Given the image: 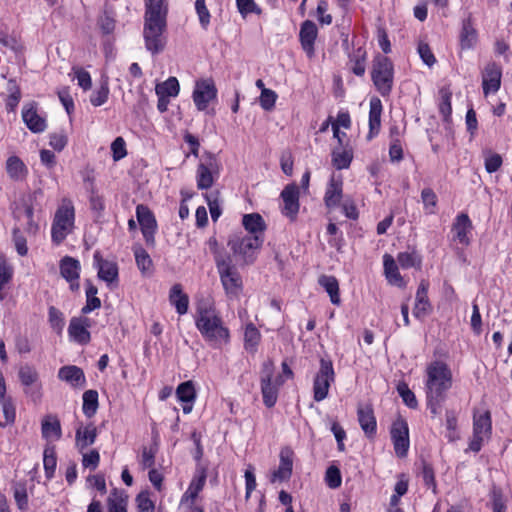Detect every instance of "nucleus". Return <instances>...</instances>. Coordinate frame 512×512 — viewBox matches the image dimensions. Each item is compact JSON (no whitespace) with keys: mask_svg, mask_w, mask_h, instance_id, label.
<instances>
[{"mask_svg":"<svg viewBox=\"0 0 512 512\" xmlns=\"http://www.w3.org/2000/svg\"><path fill=\"white\" fill-rule=\"evenodd\" d=\"M134 256L137 267L141 273L144 275L150 274L152 272L153 262L147 251L142 247H137L134 249Z\"/></svg>","mask_w":512,"mask_h":512,"instance_id":"obj_41","label":"nucleus"},{"mask_svg":"<svg viewBox=\"0 0 512 512\" xmlns=\"http://www.w3.org/2000/svg\"><path fill=\"white\" fill-rule=\"evenodd\" d=\"M97 437V430L93 425L81 427L76 430L75 440L77 448L82 451L88 446L94 444Z\"/></svg>","mask_w":512,"mask_h":512,"instance_id":"obj_33","label":"nucleus"},{"mask_svg":"<svg viewBox=\"0 0 512 512\" xmlns=\"http://www.w3.org/2000/svg\"><path fill=\"white\" fill-rule=\"evenodd\" d=\"M325 481L329 488L336 489L341 486L342 477L338 467L332 465L327 468L325 474Z\"/></svg>","mask_w":512,"mask_h":512,"instance_id":"obj_53","label":"nucleus"},{"mask_svg":"<svg viewBox=\"0 0 512 512\" xmlns=\"http://www.w3.org/2000/svg\"><path fill=\"white\" fill-rule=\"evenodd\" d=\"M318 283L329 294L331 302L335 305H339L340 304L339 283H338V280L336 279V277L322 275L319 277Z\"/></svg>","mask_w":512,"mask_h":512,"instance_id":"obj_34","label":"nucleus"},{"mask_svg":"<svg viewBox=\"0 0 512 512\" xmlns=\"http://www.w3.org/2000/svg\"><path fill=\"white\" fill-rule=\"evenodd\" d=\"M6 170L13 180H23L28 175V169L23 161L17 156H10L6 162Z\"/></svg>","mask_w":512,"mask_h":512,"instance_id":"obj_31","label":"nucleus"},{"mask_svg":"<svg viewBox=\"0 0 512 512\" xmlns=\"http://www.w3.org/2000/svg\"><path fill=\"white\" fill-rule=\"evenodd\" d=\"M94 265L98 270V277L111 289L117 287L119 269L116 262L103 259L99 252L94 254Z\"/></svg>","mask_w":512,"mask_h":512,"instance_id":"obj_10","label":"nucleus"},{"mask_svg":"<svg viewBox=\"0 0 512 512\" xmlns=\"http://www.w3.org/2000/svg\"><path fill=\"white\" fill-rule=\"evenodd\" d=\"M280 463L277 470L272 474L271 481H285L291 477L293 468V451L289 447L282 448L280 451Z\"/></svg>","mask_w":512,"mask_h":512,"instance_id":"obj_18","label":"nucleus"},{"mask_svg":"<svg viewBox=\"0 0 512 512\" xmlns=\"http://www.w3.org/2000/svg\"><path fill=\"white\" fill-rule=\"evenodd\" d=\"M80 262L70 256H65L60 261V274L70 284L72 291H77L80 287Z\"/></svg>","mask_w":512,"mask_h":512,"instance_id":"obj_14","label":"nucleus"},{"mask_svg":"<svg viewBox=\"0 0 512 512\" xmlns=\"http://www.w3.org/2000/svg\"><path fill=\"white\" fill-rule=\"evenodd\" d=\"M180 90L179 82L176 77H169L162 83H159L155 87L157 95L166 97H175L178 95Z\"/></svg>","mask_w":512,"mask_h":512,"instance_id":"obj_39","label":"nucleus"},{"mask_svg":"<svg viewBox=\"0 0 512 512\" xmlns=\"http://www.w3.org/2000/svg\"><path fill=\"white\" fill-rule=\"evenodd\" d=\"M8 90L10 94L6 100V109L8 112H12L17 107L21 98V94L14 82H9Z\"/></svg>","mask_w":512,"mask_h":512,"instance_id":"obj_58","label":"nucleus"},{"mask_svg":"<svg viewBox=\"0 0 512 512\" xmlns=\"http://www.w3.org/2000/svg\"><path fill=\"white\" fill-rule=\"evenodd\" d=\"M145 6V46L152 54H157L165 46L163 33L166 29L167 3L166 0H147Z\"/></svg>","mask_w":512,"mask_h":512,"instance_id":"obj_1","label":"nucleus"},{"mask_svg":"<svg viewBox=\"0 0 512 512\" xmlns=\"http://www.w3.org/2000/svg\"><path fill=\"white\" fill-rule=\"evenodd\" d=\"M421 200L427 214L436 213L437 195L431 188H424L421 192Z\"/></svg>","mask_w":512,"mask_h":512,"instance_id":"obj_47","label":"nucleus"},{"mask_svg":"<svg viewBox=\"0 0 512 512\" xmlns=\"http://www.w3.org/2000/svg\"><path fill=\"white\" fill-rule=\"evenodd\" d=\"M284 206L282 213L294 220L299 212V187L296 184L287 185L281 192Z\"/></svg>","mask_w":512,"mask_h":512,"instance_id":"obj_15","label":"nucleus"},{"mask_svg":"<svg viewBox=\"0 0 512 512\" xmlns=\"http://www.w3.org/2000/svg\"><path fill=\"white\" fill-rule=\"evenodd\" d=\"M317 33V26L314 22L306 20L302 23L299 38L301 46L308 57H312L314 55V43L317 38Z\"/></svg>","mask_w":512,"mask_h":512,"instance_id":"obj_20","label":"nucleus"},{"mask_svg":"<svg viewBox=\"0 0 512 512\" xmlns=\"http://www.w3.org/2000/svg\"><path fill=\"white\" fill-rule=\"evenodd\" d=\"M216 166V160L213 156H209L208 163H200L197 167L196 180L199 190H207L212 187L214 177L212 171Z\"/></svg>","mask_w":512,"mask_h":512,"instance_id":"obj_22","label":"nucleus"},{"mask_svg":"<svg viewBox=\"0 0 512 512\" xmlns=\"http://www.w3.org/2000/svg\"><path fill=\"white\" fill-rule=\"evenodd\" d=\"M477 42V31L473 27L471 18H466L462 22L460 33V46L462 50L472 49Z\"/></svg>","mask_w":512,"mask_h":512,"instance_id":"obj_29","label":"nucleus"},{"mask_svg":"<svg viewBox=\"0 0 512 512\" xmlns=\"http://www.w3.org/2000/svg\"><path fill=\"white\" fill-rule=\"evenodd\" d=\"M114 161H119L127 155L126 144L122 137H117L111 144Z\"/></svg>","mask_w":512,"mask_h":512,"instance_id":"obj_63","label":"nucleus"},{"mask_svg":"<svg viewBox=\"0 0 512 512\" xmlns=\"http://www.w3.org/2000/svg\"><path fill=\"white\" fill-rule=\"evenodd\" d=\"M206 482V473L202 470L199 474L195 475L191 480L188 489L182 495L180 503L194 505L195 499L198 497L200 491H202Z\"/></svg>","mask_w":512,"mask_h":512,"instance_id":"obj_26","label":"nucleus"},{"mask_svg":"<svg viewBox=\"0 0 512 512\" xmlns=\"http://www.w3.org/2000/svg\"><path fill=\"white\" fill-rule=\"evenodd\" d=\"M242 224L250 236H261L264 238L266 223L263 217L258 213L245 214L242 218Z\"/></svg>","mask_w":512,"mask_h":512,"instance_id":"obj_28","label":"nucleus"},{"mask_svg":"<svg viewBox=\"0 0 512 512\" xmlns=\"http://www.w3.org/2000/svg\"><path fill=\"white\" fill-rule=\"evenodd\" d=\"M170 303L175 306L176 311L180 315H184L188 311L189 298L182 292L180 284H174L170 290Z\"/></svg>","mask_w":512,"mask_h":512,"instance_id":"obj_30","label":"nucleus"},{"mask_svg":"<svg viewBox=\"0 0 512 512\" xmlns=\"http://www.w3.org/2000/svg\"><path fill=\"white\" fill-rule=\"evenodd\" d=\"M421 476L424 481V484L428 488H432L433 492H436V481H435L434 469H433L432 465L427 463L426 461H422Z\"/></svg>","mask_w":512,"mask_h":512,"instance_id":"obj_55","label":"nucleus"},{"mask_svg":"<svg viewBox=\"0 0 512 512\" xmlns=\"http://www.w3.org/2000/svg\"><path fill=\"white\" fill-rule=\"evenodd\" d=\"M58 378L73 388H82L86 384L83 370L75 365H66L59 369Z\"/></svg>","mask_w":512,"mask_h":512,"instance_id":"obj_19","label":"nucleus"},{"mask_svg":"<svg viewBox=\"0 0 512 512\" xmlns=\"http://www.w3.org/2000/svg\"><path fill=\"white\" fill-rule=\"evenodd\" d=\"M108 95H109L108 80L104 79L101 82L100 87L91 94L90 102L95 107L101 106L107 101Z\"/></svg>","mask_w":512,"mask_h":512,"instance_id":"obj_48","label":"nucleus"},{"mask_svg":"<svg viewBox=\"0 0 512 512\" xmlns=\"http://www.w3.org/2000/svg\"><path fill=\"white\" fill-rule=\"evenodd\" d=\"M13 277V267L8 263L6 256L0 253V300L4 299L3 289Z\"/></svg>","mask_w":512,"mask_h":512,"instance_id":"obj_42","label":"nucleus"},{"mask_svg":"<svg viewBox=\"0 0 512 512\" xmlns=\"http://www.w3.org/2000/svg\"><path fill=\"white\" fill-rule=\"evenodd\" d=\"M43 466L47 479H52L57 466L55 446L47 444L43 452Z\"/></svg>","mask_w":512,"mask_h":512,"instance_id":"obj_37","label":"nucleus"},{"mask_svg":"<svg viewBox=\"0 0 512 512\" xmlns=\"http://www.w3.org/2000/svg\"><path fill=\"white\" fill-rule=\"evenodd\" d=\"M382 102L378 97L370 99L369 110V135L371 139L374 135L378 134L381 126Z\"/></svg>","mask_w":512,"mask_h":512,"instance_id":"obj_27","label":"nucleus"},{"mask_svg":"<svg viewBox=\"0 0 512 512\" xmlns=\"http://www.w3.org/2000/svg\"><path fill=\"white\" fill-rule=\"evenodd\" d=\"M485 156V169L488 173L496 172L502 165V157L497 153L487 151L484 153Z\"/></svg>","mask_w":512,"mask_h":512,"instance_id":"obj_57","label":"nucleus"},{"mask_svg":"<svg viewBox=\"0 0 512 512\" xmlns=\"http://www.w3.org/2000/svg\"><path fill=\"white\" fill-rule=\"evenodd\" d=\"M397 391L401 396L403 402L412 409L417 408L418 402L415 397V394L409 389L408 385L404 382L399 383L397 386Z\"/></svg>","mask_w":512,"mask_h":512,"instance_id":"obj_52","label":"nucleus"},{"mask_svg":"<svg viewBox=\"0 0 512 512\" xmlns=\"http://www.w3.org/2000/svg\"><path fill=\"white\" fill-rule=\"evenodd\" d=\"M502 69L495 62L486 65L482 74L483 93L487 96L489 93H496L501 86Z\"/></svg>","mask_w":512,"mask_h":512,"instance_id":"obj_13","label":"nucleus"},{"mask_svg":"<svg viewBox=\"0 0 512 512\" xmlns=\"http://www.w3.org/2000/svg\"><path fill=\"white\" fill-rule=\"evenodd\" d=\"M390 434L395 454L401 458L405 457L409 449V430L407 423L404 420L394 422Z\"/></svg>","mask_w":512,"mask_h":512,"instance_id":"obj_11","label":"nucleus"},{"mask_svg":"<svg viewBox=\"0 0 512 512\" xmlns=\"http://www.w3.org/2000/svg\"><path fill=\"white\" fill-rule=\"evenodd\" d=\"M492 424L489 411H485L481 415L473 416V434L489 437L491 434Z\"/></svg>","mask_w":512,"mask_h":512,"instance_id":"obj_36","label":"nucleus"},{"mask_svg":"<svg viewBox=\"0 0 512 512\" xmlns=\"http://www.w3.org/2000/svg\"><path fill=\"white\" fill-rule=\"evenodd\" d=\"M195 325L200 334L214 348H221L230 340L229 329L211 306H198Z\"/></svg>","mask_w":512,"mask_h":512,"instance_id":"obj_3","label":"nucleus"},{"mask_svg":"<svg viewBox=\"0 0 512 512\" xmlns=\"http://www.w3.org/2000/svg\"><path fill=\"white\" fill-rule=\"evenodd\" d=\"M263 242L264 238L261 236L233 235L227 244L235 257H240L244 264H252L255 252L261 248Z\"/></svg>","mask_w":512,"mask_h":512,"instance_id":"obj_7","label":"nucleus"},{"mask_svg":"<svg viewBox=\"0 0 512 512\" xmlns=\"http://www.w3.org/2000/svg\"><path fill=\"white\" fill-rule=\"evenodd\" d=\"M349 57L350 62L353 63V66L351 67L352 72L357 76H363L366 70V51L363 48L359 47Z\"/></svg>","mask_w":512,"mask_h":512,"instance_id":"obj_44","label":"nucleus"},{"mask_svg":"<svg viewBox=\"0 0 512 512\" xmlns=\"http://www.w3.org/2000/svg\"><path fill=\"white\" fill-rule=\"evenodd\" d=\"M136 503L139 512H152L155 507L148 491L140 492L136 497Z\"/></svg>","mask_w":512,"mask_h":512,"instance_id":"obj_60","label":"nucleus"},{"mask_svg":"<svg viewBox=\"0 0 512 512\" xmlns=\"http://www.w3.org/2000/svg\"><path fill=\"white\" fill-rule=\"evenodd\" d=\"M331 156L332 164L338 170L347 169L353 159L352 151L346 149H334Z\"/></svg>","mask_w":512,"mask_h":512,"instance_id":"obj_40","label":"nucleus"},{"mask_svg":"<svg viewBox=\"0 0 512 512\" xmlns=\"http://www.w3.org/2000/svg\"><path fill=\"white\" fill-rule=\"evenodd\" d=\"M89 327L90 321L88 318L73 317L68 327L70 338L82 345L89 343L91 339L90 332L88 331Z\"/></svg>","mask_w":512,"mask_h":512,"instance_id":"obj_16","label":"nucleus"},{"mask_svg":"<svg viewBox=\"0 0 512 512\" xmlns=\"http://www.w3.org/2000/svg\"><path fill=\"white\" fill-rule=\"evenodd\" d=\"M49 323L57 333H61L65 325L63 313L54 306L49 308Z\"/></svg>","mask_w":512,"mask_h":512,"instance_id":"obj_54","label":"nucleus"},{"mask_svg":"<svg viewBox=\"0 0 512 512\" xmlns=\"http://www.w3.org/2000/svg\"><path fill=\"white\" fill-rule=\"evenodd\" d=\"M14 498L20 510L28 508V494L26 484L17 481L13 485Z\"/></svg>","mask_w":512,"mask_h":512,"instance_id":"obj_49","label":"nucleus"},{"mask_svg":"<svg viewBox=\"0 0 512 512\" xmlns=\"http://www.w3.org/2000/svg\"><path fill=\"white\" fill-rule=\"evenodd\" d=\"M176 395L183 403H193L196 398V391L192 381L181 383L176 389Z\"/></svg>","mask_w":512,"mask_h":512,"instance_id":"obj_45","label":"nucleus"},{"mask_svg":"<svg viewBox=\"0 0 512 512\" xmlns=\"http://www.w3.org/2000/svg\"><path fill=\"white\" fill-rule=\"evenodd\" d=\"M426 373L427 406L431 414L436 416L452 386V372L446 363L437 360L427 366Z\"/></svg>","mask_w":512,"mask_h":512,"instance_id":"obj_2","label":"nucleus"},{"mask_svg":"<svg viewBox=\"0 0 512 512\" xmlns=\"http://www.w3.org/2000/svg\"><path fill=\"white\" fill-rule=\"evenodd\" d=\"M67 142V136L64 132H55L49 135V145L58 152L66 147Z\"/></svg>","mask_w":512,"mask_h":512,"instance_id":"obj_61","label":"nucleus"},{"mask_svg":"<svg viewBox=\"0 0 512 512\" xmlns=\"http://www.w3.org/2000/svg\"><path fill=\"white\" fill-rule=\"evenodd\" d=\"M358 422L368 438H373L377 430V422L371 405H359L357 409Z\"/></svg>","mask_w":512,"mask_h":512,"instance_id":"obj_17","label":"nucleus"},{"mask_svg":"<svg viewBox=\"0 0 512 512\" xmlns=\"http://www.w3.org/2000/svg\"><path fill=\"white\" fill-rule=\"evenodd\" d=\"M217 89L211 80H200L196 82L193 91V101L198 110L203 111L209 102L216 98Z\"/></svg>","mask_w":512,"mask_h":512,"instance_id":"obj_12","label":"nucleus"},{"mask_svg":"<svg viewBox=\"0 0 512 512\" xmlns=\"http://www.w3.org/2000/svg\"><path fill=\"white\" fill-rule=\"evenodd\" d=\"M281 376H278L275 379V384L272 382L270 383H261V392L263 396V402L266 407L271 408L273 407L278 398V388L277 386L282 384Z\"/></svg>","mask_w":512,"mask_h":512,"instance_id":"obj_35","label":"nucleus"},{"mask_svg":"<svg viewBox=\"0 0 512 512\" xmlns=\"http://www.w3.org/2000/svg\"><path fill=\"white\" fill-rule=\"evenodd\" d=\"M108 512H127V498L119 494L117 490L108 498Z\"/></svg>","mask_w":512,"mask_h":512,"instance_id":"obj_46","label":"nucleus"},{"mask_svg":"<svg viewBox=\"0 0 512 512\" xmlns=\"http://www.w3.org/2000/svg\"><path fill=\"white\" fill-rule=\"evenodd\" d=\"M343 181L341 176H331L329 184L325 191L324 202L327 208L337 207L342 199Z\"/></svg>","mask_w":512,"mask_h":512,"instance_id":"obj_21","label":"nucleus"},{"mask_svg":"<svg viewBox=\"0 0 512 512\" xmlns=\"http://www.w3.org/2000/svg\"><path fill=\"white\" fill-rule=\"evenodd\" d=\"M75 221V210L70 200L64 199L56 210L52 228L51 237L54 244H61L65 238L73 231Z\"/></svg>","mask_w":512,"mask_h":512,"instance_id":"obj_5","label":"nucleus"},{"mask_svg":"<svg viewBox=\"0 0 512 512\" xmlns=\"http://www.w3.org/2000/svg\"><path fill=\"white\" fill-rule=\"evenodd\" d=\"M136 217L146 244L154 246L157 221L153 212L146 205L139 204L136 207Z\"/></svg>","mask_w":512,"mask_h":512,"instance_id":"obj_9","label":"nucleus"},{"mask_svg":"<svg viewBox=\"0 0 512 512\" xmlns=\"http://www.w3.org/2000/svg\"><path fill=\"white\" fill-rule=\"evenodd\" d=\"M428 288L429 283L422 280L418 286L415 298V306L413 309V315L416 318H422L426 316L431 310V304L428 299Z\"/></svg>","mask_w":512,"mask_h":512,"instance_id":"obj_23","label":"nucleus"},{"mask_svg":"<svg viewBox=\"0 0 512 512\" xmlns=\"http://www.w3.org/2000/svg\"><path fill=\"white\" fill-rule=\"evenodd\" d=\"M236 4L242 16H246L250 13H261V9L258 8L254 0H236Z\"/></svg>","mask_w":512,"mask_h":512,"instance_id":"obj_62","label":"nucleus"},{"mask_svg":"<svg viewBox=\"0 0 512 512\" xmlns=\"http://www.w3.org/2000/svg\"><path fill=\"white\" fill-rule=\"evenodd\" d=\"M276 99L277 94L273 90L263 88V90L261 91L259 102L264 110L270 111L274 108Z\"/></svg>","mask_w":512,"mask_h":512,"instance_id":"obj_56","label":"nucleus"},{"mask_svg":"<svg viewBox=\"0 0 512 512\" xmlns=\"http://www.w3.org/2000/svg\"><path fill=\"white\" fill-rule=\"evenodd\" d=\"M471 230L472 222L468 215L465 213L459 214L452 225L454 239L465 246L469 245L470 239L468 234L471 232Z\"/></svg>","mask_w":512,"mask_h":512,"instance_id":"obj_24","label":"nucleus"},{"mask_svg":"<svg viewBox=\"0 0 512 512\" xmlns=\"http://www.w3.org/2000/svg\"><path fill=\"white\" fill-rule=\"evenodd\" d=\"M335 381V372L331 360L321 358L320 368L313 381V398L316 402L328 396L331 383Z\"/></svg>","mask_w":512,"mask_h":512,"instance_id":"obj_8","label":"nucleus"},{"mask_svg":"<svg viewBox=\"0 0 512 512\" xmlns=\"http://www.w3.org/2000/svg\"><path fill=\"white\" fill-rule=\"evenodd\" d=\"M42 437L47 441H57L62 436L61 423L57 416L47 415L41 421Z\"/></svg>","mask_w":512,"mask_h":512,"instance_id":"obj_25","label":"nucleus"},{"mask_svg":"<svg viewBox=\"0 0 512 512\" xmlns=\"http://www.w3.org/2000/svg\"><path fill=\"white\" fill-rule=\"evenodd\" d=\"M440 95H441V103L439 105V110H440V113L443 116L444 120L448 122L450 120V116L452 113V106H451L452 93L450 92L449 89L442 88L440 90Z\"/></svg>","mask_w":512,"mask_h":512,"instance_id":"obj_50","label":"nucleus"},{"mask_svg":"<svg viewBox=\"0 0 512 512\" xmlns=\"http://www.w3.org/2000/svg\"><path fill=\"white\" fill-rule=\"evenodd\" d=\"M215 264L225 293L229 297H238L242 292L243 282L231 256L217 253Z\"/></svg>","mask_w":512,"mask_h":512,"instance_id":"obj_4","label":"nucleus"},{"mask_svg":"<svg viewBox=\"0 0 512 512\" xmlns=\"http://www.w3.org/2000/svg\"><path fill=\"white\" fill-rule=\"evenodd\" d=\"M493 512H506L501 489L494 487L491 491Z\"/></svg>","mask_w":512,"mask_h":512,"instance_id":"obj_64","label":"nucleus"},{"mask_svg":"<svg viewBox=\"0 0 512 512\" xmlns=\"http://www.w3.org/2000/svg\"><path fill=\"white\" fill-rule=\"evenodd\" d=\"M261 339L259 330L253 323H249L245 327L244 331V347L250 353L257 351L258 344Z\"/></svg>","mask_w":512,"mask_h":512,"instance_id":"obj_38","label":"nucleus"},{"mask_svg":"<svg viewBox=\"0 0 512 512\" xmlns=\"http://www.w3.org/2000/svg\"><path fill=\"white\" fill-rule=\"evenodd\" d=\"M384 272L388 282L392 285L402 287L404 285L398 266L392 256L384 255Z\"/></svg>","mask_w":512,"mask_h":512,"instance_id":"obj_32","label":"nucleus"},{"mask_svg":"<svg viewBox=\"0 0 512 512\" xmlns=\"http://www.w3.org/2000/svg\"><path fill=\"white\" fill-rule=\"evenodd\" d=\"M13 242L15 245V249L19 255L24 256L28 253L26 237L24 236L23 232L18 228L13 229Z\"/></svg>","mask_w":512,"mask_h":512,"instance_id":"obj_59","label":"nucleus"},{"mask_svg":"<svg viewBox=\"0 0 512 512\" xmlns=\"http://www.w3.org/2000/svg\"><path fill=\"white\" fill-rule=\"evenodd\" d=\"M371 78L377 91L388 96L393 87L394 70L391 60L383 55H377L373 60Z\"/></svg>","mask_w":512,"mask_h":512,"instance_id":"obj_6","label":"nucleus"},{"mask_svg":"<svg viewBox=\"0 0 512 512\" xmlns=\"http://www.w3.org/2000/svg\"><path fill=\"white\" fill-rule=\"evenodd\" d=\"M399 265L404 268L420 266L421 259L416 252H401L397 256Z\"/></svg>","mask_w":512,"mask_h":512,"instance_id":"obj_51","label":"nucleus"},{"mask_svg":"<svg viewBox=\"0 0 512 512\" xmlns=\"http://www.w3.org/2000/svg\"><path fill=\"white\" fill-rule=\"evenodd\" d=\"M82 409L89 418L95 415L98 409V392L96 390H87L83 393Z\"/></svg>","mask_w":512,"mask_h":512,"instance_id":"obj_43","label":"nucleus"}]
</instances>
